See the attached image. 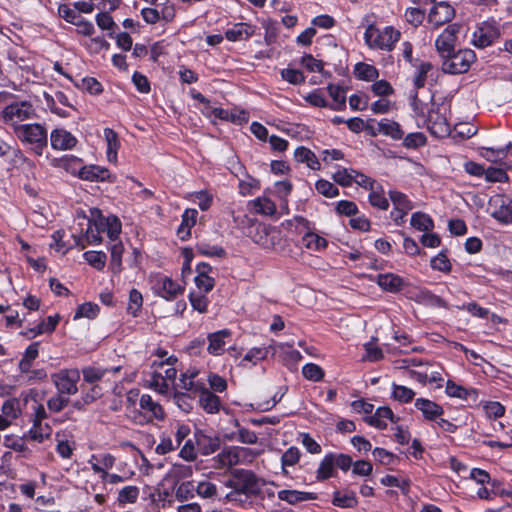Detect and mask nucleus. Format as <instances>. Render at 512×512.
I'll return each instance as SVG.
<instances>
[{"mask_svg":"<svg viewBox=\"0 0 512 512\" xmlns=\"http://www.w3.org/2000/svg\"><path fill=\"white\" fill-rule=\"evenodd\" d=\"M62 166L72 174L85 181H106L110 178V172L107 168L98 165L81 166L82 160L76 156H65L62 160Z\"/></svg>","mask_w":512,"mask_h":512,"instance_id":"5","label":"nucleus"},{"mask_svg":"<svg viewBox=\"0 0 512 512\" xmlns=\"http://www.w3.org/2000/svg\"><path fill=\"white\" fill-rule=\"evenodd\" d=\"M83 258L97 270H102L107 260L106 254L102 251H87L83 254Z\"/></svg>","mask_w":512,"mask_h":512,"instance_id":"50","label":"nucleus"},{"mask_svg":"<svg viewBox=\"0 0 512 512\" xmlns=\"http://www.w3.org/2000/svg\"><path fill=\"white\" fill-rule=\"evenodd\" d=\"M355 76L363 81H374L378 78L379 72L373 65L359 62L354 67Z\"/></svg>","mask_w":512,"mask_h":512,"instance_id":"38","label":"nucleus"},{"mask_svg":"<svg viewBox=\"0 0 512 512\" xmlns=\"http://www.w3.org/2000/svg\"><path fill=\"white\" fill-rule=\"evenodd\" d=\"M294 159L298 163L306 164L312 170H320L321 164L315 153L309 148L300 146L294 151Z\"/></svg>","mask_w":512,"mask_h":512,"instance_id":"28","label":"nucleus"},{"mask_svg":"<svg viewBox=\"0 0 512 512\" xmlns=\"http://www.w3.org/2000/svg\"><path fill=\"white\" fill-rule=\"evenodd\" d=\"M97 221L100 225V230L106 233L112 242L119 241L118 237L121 233V222L116 216L101 217Z\"/></svg>","mask_w":512,"mask_h":512,"instance_id":"25","label":"nucleus"},{"mask_svg":"<svg viewBox=\"0 0 512 512\" xmlns=\"http://www.w3.org/2000/svg\"><path fill=\"white\" fill-rule=\"evenodd\" d=\"M148 387L161 395H166L169 390L168 383L165 381V378H163V374L157 371L152 373L148 381Z\"/></svg>","mask_w":512,"mask_h":512,"instance_id":"53","label":"nucleus"},{"mask_svg":"<svg viewBox=\"0 0 512 512\" xmlns=\"http://www.w3.org/2000/svg\"><path fill=\"white\" fill-rule=\"evenodd\" d=\"M92 470L100 474L102 480L106 479L107 471L115 464V457L109 453L92 455L88 460Z\"/></svg>","mask_w":512,"mask_h":512,"instance_id":"19","label":"nucleus"},{"mask_svg":"<svg viewBox=\"0 0 512 512\" xmlns=\"http://www.w3.org/2000/svg\"><path fill=\"white\" fill-rule=\"evenodd\" d=\"M195 488L196 495L202 499L213 502L218 498L219 488L216 483L208 478L197 481Z\"/></svg>","mask_w":512,"mask_h":512,"instance_id":"27","label":"nucleus"},{"mask_svg":"<svg viewBox=\"0 0 512 512\" xmlns=\"http://www.w3.org/2000/svg\"><path fill=\"white\" fill-rule=\"evenodd\" d=\"M37 118V112L33 104L29 101H15L6 105L0 114V119L6 125L15 131L16 127L23 126L22 122L34 120Z\"/></svg>","mask_w":512,"mask_h":512,"instance_id":"4","label":"nucleus"},{"mask_svg":"<svg viewBox=\"0 0 512 512\" xmlns=\"http://www.w3.org/2000/svg\"><path fill=\"white\" fill-rule=\"evenodd\" d=\"M254 243L267 250H278L281 244V234L276 228L259 224L251 236Z\"/></svg>","mask_w":512,"mask_h":512,"instance_id":"10","label":"nucleus"},{"mask_svg":"<svg viewBox=\"0 0 512 512\" xmlns=\"http://www.w3.org/2000/svg\"><path fill=\"white\" fill-rule=\"evenodd\" d=\"M254 34V27L248 23H237L234 24L225 32L227 40L236 42L248 40Z\"/></svg>","mask_w":512,"mask_h":512,"instance_id":"24","label":"nucleus"},{"mask_svg":"<svg viewBox=\"0 0 512 512\" xmlns=\"http://www.w3.org/2000/svg\"><path fill=\"white\" fill-rule=\"evenodd\" d=\"M139 493L140 491L137 486H125L119 491L117 500L120 504L135 503Z\"/></svg>","mask_w":512,"mask_h":512,"instance_id":"57","label":"nucleus"},{"mask_svg":"<svg viewBox=\"0 0 512 512\" xmlns=\"http://www.w3.org/2000/svg\"><path fill=\"white\" fill-rule=\"evenodd\" d=\"M335 463L333 453H327L321 460L319 467L316 471V478L319 481L331 478L335 471Z\"/></svg>","mask_w":512,"mask_h":512,"instance_id":"36","label":"nucleus"},{"mask_svg":"<svg viewBox=\"0 0 512 512\" xmlns=\"http://www.w3.org/2000/svg\"><path fill=\"white\" fill-rule=\"evenodd\" d=\"M511 143L501 148L482 147L481 156L490 162H497L498 159L504 158L507 155Z\"/></svg>","mask_w":512,"mask_h":512,"instance_id":"56","label":"nucleus"},{"mask_svg":"<svg viewBox=\"0 0 512 512\" xmlns=\"http://www.w3.org/2000/svg\"><path fill=\"white\" fill-rule=\"evenodd\" d=\"M196 488L193 481L180 483L175 490V497L180 502H186L195 497Z\"/></svg>","mask_w":512,"mask_h":512,"instance_id":"44","label":"nucleus"},{"mask_svg":"<svg viewBox=\"0 0 512 512\" xmlns=\"http://www.w3.org/2000/svg\"><path fill=\"white\" fill-rule=\"evenodd\" d=\"M278 498L290 504H296L299 502L315 499V496L313 493L309 492L284 489L278 492Z\"/></svg>","mask_w":512,"mask_h":512,"instance_id":"34","label":"nucleus"},{"mask_svg":"<svg viewBox=\"0 0 512 512\" xmlns=\"http://www.w3.org/2000/svg\"><path fill=\"white\" fill-rule=\"evenodd\" d=\"M376 283L383 290L392 293L400 291L404 285L403 279L400 276L393 273L378 274Z\"/></svg>","mask_w":512,"mask_h":512,"instance_id":"26","label":"nucleus"},{"mask_svg":"<svg viewBox=\"0 0 512 512\" xmlns=\"http://www.w3.org/2000/svg\"><path fill=\"white\" fill-rule=\"evenodd\" d=\"M189 301L192 308L199 313H206L208 311L209 300L205 293L192 291L189 293Z\"/></svg>","mask_w":512,"mask_h":512,"instance_id":"47","label":"nucleus"},{"mask_svg":"<svg viewBox=\"0 0 512 512\" xmlns=\"http://www.w3.org/2000/svg\"><path fill=\"white\" fill-rule=\"evenodd\" d=\"M459 29L460 26L458 24H450L436 38L435 47L440 59L449 55L455 49Z\"/></svg>","mask_w":512,"mask_h":512,"instance_id":"12","label":"nucleus"},{"mask_svg":"<svg viewBox=\"0 0 512 512\" xmlns=\"http://www.w3.org/2000/svg\"><path fill=\"white\" fill-rule=\"evenodd\" d=\"M276 353L275 347L270 344L268 346L253 347L247 351L242 361H247L256 365L258 362L266 359L269 354Z\"/></svg>","mask_w":512,"mask_h":512,"instance_id":"31","label":"nucleus"},{"mask_svg":"<svg viewBox=\"0 0 512 512\" xmlns=\"http://www.w3.org/2000/svg\"><path fill=\"white\" fill-rule=\"evenodd\" d=\"M315 189L319 194L327 198H333L339 195V189L333 183L325 179L318 180L315 184Z\"/></svg>","mask_w":512,"mask_h":512,"instance_id":"63","label":"nucleus"},{"mask_svg":"<svg viewBox=\"0 0 512 512\" xmlns=\"http://www.w3.org/2000/svg\"><path fill=\"white\" fill-rule=\"evenodd\" d=\"M389 198L393 203V206L400 210H412L413 205L408 196L397 190H390Z\"/></svg>","mask_w":512,"mask_h":512,"instance_id":"48","label":"nucleus"},{"mask_svg":"<svg viewBox=\"0 0 512 512\" xmlns=\"http://www.w3.org/2000/svg\"><path fill=\"white\" fill-rule=\"evenodd\" d=\"M392 396L400 403H409L413 400L415 392L406 386L393 384Z\"/></svg>","mask_w":512,"mask_h":512,"instance_id":"55","label":"nucleus"},{"mask_svg":"<svg viewBox=\"0 0 512 512\" xmlns=\"http://www.w3.org/2000/svg\"><path fill=\"white\" fill-rule=\"evenodd\" d=\"M111 254V268L114 272H120L122 269V255L124 252V246L121 241L112 242L109 246Z\"/></svg>","mask_w":512,"mask_h":512,"instance_id":"43","label":"nucleus"},{"mask_svg":"<svg viewBox=\"0 0 512 512\" xmlns=\"http://www.w3.org/2000/svg\"><path fill=\"white\" fill-rule=\"evenodd\" d=\"M401 33L393 26L380 28L374 23L369 24L364 32L363 38L368 48L391 52L396 43L400 40Z\"/></svg>","mask_w":512,"mask_h":512,"instance_id":"2","label":"nucleus"},{"mask_svg":"<svg viewBox=\"0 0 512 512\" xmlns=\"http://www.w3.org/2000/svg\"><path fill=\"white\" fill-rule=\"evenodd\" d=\"M250 205L257 214L273 216L276 213L275 203L265 196L254 199L250 202Z\"/></svg>","mask_w":512,"mask_h":512,"instance_id":"33","label":"nucleus"},{"mask_svg":"<svg viewBox=\"0 0 512 512\" xmlns=\"http://www.w3.org/2000/svg\"><path fill=\"white\" fill-rule=\"evenodd\" d=\"M231 337V331L228 329H222L213 333L208 334V347L207 352L213 356H220L225 352V347L228 343V339Z\"/></svg>","mask_w":512,"mask_h":512,"instance_id":"17","label":"nucleus"},{"mask_svg":"<svg viewBox=\"0 0 512 512\" xmlns=\"http://www.w3.org/2000/svg\"><path fill=\"white\" fill-rule=\"evenodd\" d=\"M97 26L103 30L108 31V36L114 38L118 25L115 23L113 17L108 12H100L95 17Z\"/></svg>","mask_w":512,"mask_h":512,"instance_id":"37","label":"nucleus"},{"mask_svg":"<svg viewBox=\"0 0 512 512\" xmlns=\"http://www.w3.org/2000/svg\"><path fill=\"white\" fill-rule=\"evenodd\" d=\"M333 504L341 508H352L357 505V499L354 493L335 492L333 496Z\"/></svg>","mask_w":512,"mask_h":512,"instance_id":"59","label":"nucleus"},{"mask_svg":"<svg viewBox=\"0 0 512 512\" xmlns=\"http://www.w3.org/2000/svg\"><path fill=\"white\" fill-rule=\"evenodd\" d=\"M77 142V138L63 128H56L50 134V143L54 150H71L76 146Z\"/></svg>","mask_w":512,"mask_h":512,"instance_id":"16","label":"nucleus"},{"mask_svg":"<svg viewBox=\"0 0 512 512\" xmlns=\"http://www.w3.org/2000/svg\"><path fill=\"white\" fill-rule=\"evenodd\" d=\"M153 4L155 8L159 10L160 17L163 22L170 23L175 19L176 9L174 3L171 0H160Z\"/></svg>","mask_w":512,"mask_h":512,"instance_id":"40","label":"nucleus"},{"mask_svg":"<svg viewBox=\"0 0 512 512\" xmlns=\"http://www.w3.org/2000/svg\"><path fill=\"white\" fill-rule=\"evenodd\" d=\"M415 407L422 412L423 417L428 421H434L444 413L442 406L426 398L416 399Z\"/></svg>","mask_w":512,"mask_h":512,"instance_id":"21","label":"nucleus"},{"mask_svg":"<svg viewBox=\"0 0 512 512\" xmlns=\"http://www.w3.org/2000/svg\"><path fill=\"white\" fill-rule=\"evenodd\" d=\"M59 322V316H48L46 320L39 323L35 328L31 329V332H33L34 336L41 335L44 333H52Z\"/></svg>","mask_w":512,"mask_h":512,"instance_id":"58","label":"nucleus"},{"mask_svg":"<svg viewBox=\"0 0 512 512\" xmlns=\"http://www.w3.org/2000/svg\"><path fill=\"white\" fill-rule=\"evenodd\" d=\"M355 169L341 168L333 175V180L342 187H350L354 183Z\"/></svg>","mask_w":512,"mask_h":512,"instance_id":"52","label":"nucleus"},{"mask_svg":"<svg viewBox=\"0 0 512 512\" xmlns=\"http://www.w3.org/2000/svg\"><path fill=\"white\" fill-rule=\"evenodd\" d=\"M259 455L258 451L239 446H227L212 458L215 469H225L236 466L244 461H251Z\"/></svg>","mask_w":512,"mask_h":512,"instance_id":"6","label":"nucleus"},{"mask_svg":"<svg viewBox=\"0 0 512 512\" xmlns=\"http://www.w3.org/2000/svg\"><path fill=\"white\" fill-rule=\"evenodd\" d=\"M427 128L432 135L443 138L450 134V125L438 110L431 109L427 116Z\"/></svg>","mask_w":512,"mask_h":512,"instance_id":"15","label":"nucleus"},{"mask_svg":"<svg viewBox=\"0 0 512 512\" xmlns=\"http://www.w3.org/2000/svg\"><path fill=\"white\" fill-rule=\"evenodd\" d=\"M302 375L310 381L318 382L324 377V370L317 364L307 363L302 367Z\"/></svg>","mask_w":512,"mask_h":512,"instance_id":"60","label":"nucleus"},{"mask_svg":"<svg viewBox=\"0 0 512 512\" xmlns=\"http://www.w3.org/2000/svg\"><path fill=\"white\" fill-rule=\"evenodd\" d=\"M231 491L226 494L228 502L243 503L260 493V479L250 470H236L233 477L225 482Z\"/></svg>","mask_w":512,"mask_h":512,"instance_id":"1","label":"nucleus"},{"mask_svg":"<svg viewBox=\"0 0 512 512\" xmlns=\"http://www.w3.org/2000/svg\"><path fill=\"white\" fill-rule=\"evenodd\" d=\"M153 290L158 296L171 301L183 294L185 287L168 276L159 275L153 282Z\"/></svg>","mask_w":512,"mask_h":512,"instance_id":"11","label":"nucleus"},{"mask_svg":"<svg viewBox=\"0 0 512 512\" xmlns=\"http://www.w3.org/2000/svg\"><path fill=\"white\" fill-rule=\"evenodd\" d=\"M198 211L186 209L182 214L181 224L177 230L180 239L185 240L190 236V229L196 224Z\"/></svg>","mask_w":512,"mask_h":512,"instance_id":"30","label":"nucleus"},{"mask_svg":"<svg viewBox=\"0 0 512 512\" xmlns=\"http://www.w3.org/2000/svg\"><path fill=\"white\" fill-rule=\"evenodd\" d=\"M377 130L380 131L381 134L389 136L394 140H400L404 135L400 125L389 119H382L377 122Z\"/></svg>","mask_w":512,"mask_h":512,"instance_id":"32","label":"nucleus"},{"mask_svg":"<svg viewBox=\"0 0 512 512\" xmlns=\"http://www.w3.org/2000/svg\"><path fill=\"white\" fill-rule=\"evenodd\" d=\"M432 68H433V66L430 62H421L416 67V72H415L413 82H414V86L417 89L424 87L427 75Z\"/></svg>","mask_w":512,"mask_h":512,"instance_id":"62","label":"nucleus"},{"mask_svg":"<svg viewBox=\"0 0 512 512\" xmlns=\"http://www.w3.org/2000/svg\"><path fill=\"white\" fill-rule=\"evenodd\" d=\"M485 415L490 419H498L505 414V407L498 401H486L483 403Z\"/></svg>","mask_w":512,"mask_h":512,"instance_id":"61","label":"nucleus"},{"mask_svg":"<svg viewBox=\"0 0 512 512\" xmlns=\"http://www.w3.org/2000/svg\"><path fill=\"white\" fill-rule=\"evenodd\" d=\"M99 312L100 307L97 304L92 302H85L78 306L74 315V320L80 318L94 319L98 316Z\"/></svg>","mask_w":512,"mask_h":512,"instance_id":"46","label":"nucleus"},{"mask_svg":"<svg viewBox=\"0 0 512 512\" xmlns=\"http://www.w3.org/2000/svg\"><path fill=\"white\" fill-rule=\"evenodd\" d=\"M476 59V54L472 49H454L452 53L441 58V69L450 75L463 74L468 72Z\"/></svg>","mask_w":512,"mask_h":512,"instance_id":"7","label":"nucleus"},{"mask_svg":"<svg viewBox=\"0 0 512 512\" xmlns=\"http://www.w3.org/2000/svg\"><path fill=\"white\" fill-rule=\"evenodd\" d=\"M104 137L107 144V160L110 163H116L118 150L120 148V140L117 133L111 128L104 129Z\"/></svg>","mask_w":512,"mask_h":512,"instance_id":"29","label":"nucleus"},{"mask_svg":"<svg viewBox=\"0 0 512 512\" xmlns=\"http://www.w3.org/2000/svg\"><path fill=\"white\" fill-rule=\"evenodd\" d=\"M327 90L333 99V103L329 107L335 111L344 109L346 105L345 89L339 85L329 84Z\"/></svg>","mask_w":512,"mask_h":512,"instance_id":"35","label":"nucleus"},{"mask_svg":"<svg viewBox=\"0 0 512 512\" xmlns=\"http://www.w3.org/2000/svg\"><path fill=\"white\" fill-rule=\"evenodd\" d=\"M369 203L380 210H387L389 208V201L385 197L384 190L381 186L379 189L373 188L368 196Z\"/></svg>","mask_w":512,"mask_h":512,"instance_id":"49","label":"nucleus"},{"mask_svg":"<svg viewBox=\"0 0 512 512\" xmlns=\"http://www.w3.org/2000/svg\"><path fill=\"white\" fill-rule=\"evenodd\" d=\"M500 37V30L495 21H485L473 32L471 43L477 48H486Z\"/></svg>","mask_w":512,"mask_h":512,"instance_id":"9","label":"nucleus"},{"mask_svg":"<svg viewBox=\"0 0 512 512\" xmlns=\"http://www.w3.org/2000/svg\"><path fill=\"white\" fill-rule=\"evenodd\" d=\"M430 265L433 270L443 273H449L452 269L451 262L444 251H440L433 257L430 261Z\"/></svg>","mask_w":512,"mask_h":512,"instance_id":"54","label":"nucleus"},{"mask_svg":"<svg viewBox=\"0 0 512 512\" xmlns=\"http://www.w3.org/2000/svg\"><path fill=\"white\" fill-rule=\"evenodd\" d=\"M300 456H301V452L295 446L289 447L282 454L281 465H282V470H283L284 474H288V471L286 470L287 467H293L299 462Z\"/></svg>","mask_w":512,"mask_h":512,"instance_id":"45","label":"nucleus"},{"mask_svg":"<svg viewBox=\"0 0 512 512\" xmlns=\"http://www.w3.org/2000/svg\"><path fill=\"white\" fill-rule=\"evenodd\" d=\"M195 437L198 450L203 456H209L215 453L221 446V439L218 436H210L198 432L195 434Z\"/></svg>","mask_w":512,"mask_h":512,"instance_id":"20","label":"nucleus"},{"mask_svg":"<svg viewBox=\"0 0 512 512\" xmlns=\"http://www.w3.org/2000/svg\"><path fill=\"white\" fill-rule=\"evenodd\" d=\"M139 406L147 422L164 421L166 418V413L161 404L153 400L149 394H143L140 397Z\"/></svg>","mask_w":512,"mask_h":512,"instance_id":"14","label":"nucleus"},{"mask_svg":"<svg viewBox=\"0 0 512 512\" xmlns=\"http://www.w3.org/2000/svg\"><path fill=\"white\" fill-rule=\"evenodd\" d=\"M77 87L87 91L92 95H98L103 91L102 84L93 77L82 78L80 83L77 84Z\"/></svg>","mask_w":512,"mask_h":512,"instance_id":"64","label":"nucleus"},{"mask_svg":"<svg viewBox=\"0 0 512 512\" xmlns=\"http://www.w3.org/2000/svg\"><path fill=\"white\" fill-rule=\"evenodd\" d=\"M386 419L396 422L393 411L389 407L383 406L377 408L373 415L365 417L364 420L368 425L382 430L387 427Z\"/></svg>","mask_w":512,"mask_h":512,"instance_id":"22","label":"nucleus"},{"mask_svg":"<svg viewBox=\"0 0 512 512\" xmlns=\"http://www.w3.org/2000/svg\"><path fill=\"white\" fill-rule=\"evenodd\" d=\"M56 447L55 450L57 454L63 459L71 458L73 451L75 449V444L73 441H69L65 438V435L57 433L56 434Z\"/></svg>","mask_w":512,"mask_h":512,"instance_id":"39","label":"nucleus"},{"mask_svg":"<svg viewBox=\"0 0 512 512\" xmlns=\"http://www.w3.org/2000/svg\"><path fill=\"white\" fill-rule=\"evenodd\" d=\"M445 392L449 397L459 398L462 400L472 399L476 401L478 399V390L474 388L467 389L461 385L456 384L452 380H448L445 387Z\"/></svg>","mask_w":512,"mask_h":512,"instance_id":"23","label":"nucleus"},{"mask_svg":"<svg viewBox=\"0 0 512 512\" xmlns=\"http://www.w3.org/2000/svg\"><path fill=\"white\" fill-rule=\"evenodd\" d=\"M17 139L34 154L41 156L48 144V132L40 123H29L16 127L13 132Z\"/></svg>","mask_w":512,"mask_h":512,"instance_id":"3","label":"nucleus"},{"mask_svg":"<svg viewBox=\"0 0 512 512\" xmlns=\"http://www.w3.org/2000/svg\"><path fill=\"white\" fill-rule=\"evenodd\" d=\"M302 245L309 250L320 251L327 246V241L318 234L308 232L302 237Z\"/></svg>","mask_w":512,"mask_h":512,"instance_id":"41","label":"nucleus"},{"mask_svg":"<svg viewBox=\"0 0 512 512\" xmlns=\"http://www.w3.org/2000/svg\"><path fill=\"white\" fill-rule=\"evenodd\" d=\"M51 428L42 423H33L32 428L28 432V437L38 443H42L46 438L50 436Z\"/></svg>","mask_w":512,"mask_h":512,"instance_id":"51","label":"nucleus"},{"mask_svg":"<svg viewBox=\"0 0 512 512\" xmlns=\"http://www.w3.org/2000/svg\"><path fill=\"white\" fill-rule=\"evenodd\" d=\"M51 380L58 393L69 397L78 392L77 384L80 380V371L76 368L61 369L51 375Z\"/></svg>","mask_w":512,"mask_h":512,"instance_id":"8","label":"nucleus"},{"mask_svg":"<svg viewBox=\"0 0 512 512\" xmlns=\"http://www.w3.org/2000/svg\"><path fill=\"white\" fill-rule=\"evenodd\" d=\"M410 224L419 231H429L434 227L432 218L422 212H415L411 216Z\"/></svg>","mask_w":512,"mask_h":512,"instance_id":"42","label":"nucleus"},{"mask_svg":"<svg viewBox=\"0 0 512 512\" xmlns=\"http://www.w3.org/2000/svg\"><path fill=\"white\" fill-rule=\"evenodd\" d=\"M199 405L208 414H216L220 411L221 400L211 390L206 388L204 385L201 390L198 391Z\"/></svg>","mask_w":512,"mask_h":512,"instance_id":"18","label":"nucleus"},{"mask_svg":"<svg viewBox=\"0 0 512 512\" xmlns=\"http://www.w3.org/2000/svg\"><path fill=\"white\" fill-rule=\"evenodd\" d=\"M455 17V9L446 1H440L434 4L428 14V22L438 28Z\"/></svg>","mask_w":512,"mask_h":512,"instance_id":"13","label":"nucleus"}]
</instances>
